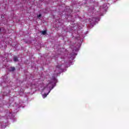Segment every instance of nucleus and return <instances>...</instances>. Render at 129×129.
Returning a JSON list of instances; mask_svg holds the SVG:
<instances>
[{"mask_svg":"<svg viewBox=\"0 0 129 129\" xmlns=\"http://www.w3.org/2000/svg\"><path fill=\"white\" fill-rule=\"evenodd\" d=\"M13 61L14 62H18V61H19V59H18V57L17 56H15L13 58Z\"/></svg>","mask_w":129,"mask_h":129,"instance_id":"obj_1","label":"nucleus"},{"mask_svg":"<svg viewBox=\"0 0 129 129\" xmlns=\"http://www.w3.org/2000/svg\"><path fill=\"white\" fill-rule=\"evenodd\" d=\"M15 70H16V68L14 67H11V71H12V72H14V71H15Z\"/></svg>","mask_w":129,"mask_h":129,"instance_id":"obj_3","label":"nucleus"},{"mask_svg":"<svg viewBox=\"0 0 129 129\" xmlns=\"http://www.w3.org/2000/svg\"><path fill=\"white\" fill-rule=\"evenodd\" d=\"M42 35H46V34H47V31H46V30L43 31H42Z\"/></svg>","mask_w":129,"mask_h":129,"instance_id":"obj_4","label":"nucleus"},{"mask_svg":"<svg viewBox=\"0 0 129 129\" xmlns=\"http://www.w3.org/2000/svg\"><path fill=\"white\" fill-rule=\"evenodd\" d=\"M49 93H50V91H48V92L47 93V94H44L42 96H43V98H46V97H47V95H48V94H49Z\"/></svg>","mask_w":129,"mask_h":129,"instance_id":"obj_2","label":"nucleus"},{"mask_svg":"<svg viewBox=\"0 0 129 129\" xmlns=\"http://www.w3.org/2000/svg\"><path fill=\"white\" fill-rule=\"evenodd\" d=\"M61 67H62V65H58L56 66V68H61Z\"/></svg>","mask_w":129,"mask_h":129,"instance_id":"obj_5","label":"nucleus"},{"mask_svg":"<svg viewBox=\"0 0 129 129\" xmlns=\"http://www.w3.org/2000/svg\"><path fill=\"white\" fill-rule=\"evenodd\" d=\"M42 17V15L39 14V15L37 16V18H41Z\"/></svg>","mask_w":129,"mask_h":129,"instance_id":"obj_6","label":"nucleus"}]
</instances>
